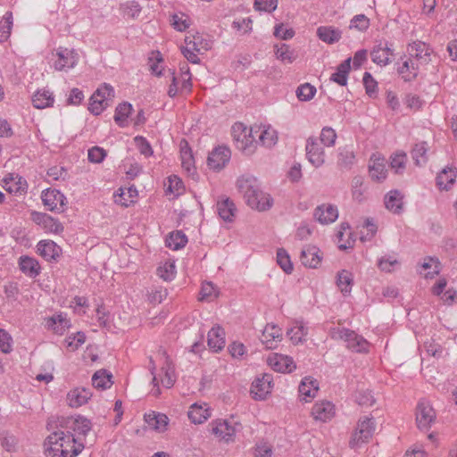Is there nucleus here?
Instances as JSON below:
<instances>
[{"instance_id":"f257e3e1","label":"nucleus","mask_w":457,"mask_h":457,"mask_svg":"<svg viewBox=\"0 0 457 457\" xmlns=\"http://www.w3.org/2000/svg\"><path fill=\"white\" fill-rule=\"evenodd\" d=\"M53 432L45 441V453L46 457H76L84 449L79 439L74 438L72 434L62 428V423L57 420L48 423Z\"/></svg>"},{"instance_id":"f03ea898","label":"nucleus","mask_w":457,"mask_h":457,"mask_svg":"<svg viewBox=\"0 0 457 457\" xmlns=\"http://www.w3.org/2000/svg\"><path fill=\"white\" fill-rule=\"evenodd\" d=\"M330 337L336 340L345 342L346 347L355 353H368L370 343L361 336L353 330L345 328H333Z\"/></svg>"},{"instance_id":"7ed1b4c3","label":"nucleus","mask_w":457,"mask_h":457,"mask_svg":"<svg viewBox=\"0 0 457 457\" xmlns=\"http://www.w3.org/2000/svg\"><path fill=\"white\" fill-rule=\"evenodd\" d=\"M58 420L62 423V428L72 434L74 438L79 439L81 444L85 446V437L91 430V422L89 420L78 416L62 417L59 418Z\"/></svg>"},{"instance_id":"20e7f679","label":"nucleus","mask_w":457,"mask_h":457,"mask_svg":"<svg viewBox=\"0 0 457 457\" xmlns=\"http://www.w3.org/2000/svg\"><path fill=\"white\" fill-rule=\"evenodd\" d=\"M375 423L372 417H363L358 421L357 428L353 432L349 445L351 448H358L367 443L373 436Z\"/></svg>"},{"instance_id":"39448f33","label":"nucleus","mask_w":457,"mask_h":457,"mask_svg":"<svg viewBox=\"0 0 457 457\" xmlns=\"http://www.w3.org/2000/svg\"><path fill=\"white\" fill-rule=\"evenodd\" d=\"M255 134L250 136V129L244 127L242 123L233 126V137L237 144V147L245 154H252L256 148L258 141L255 140Z\"/></svg>"},{"instance_id":"423d86ee","label":"nucleus","mask_w":457,"mask_h":457,"mask_svg":"<svg viewBox=\"0 0 457 457\" xmlns=\"http://www.w3.org/2000/svg\"><path fill=\"white\" fill-rule=\"evenodd\" d=\"M238 426L237 422L222 419L214 420L209 424L211 433L226 443L235 440Z\"/></svg>"},{"instance_id":"0eeeda50","label":"nucleus","mask_w":457,"mask_h":457,"mask_svg":"<svg viewBox=\"0 0 457 457\" xmlns=\"http://www.w3.org/2000/svg\"><path fill=\"white\" fill-rule=\"evenodd\" d=\"M244 199L252 209L261 212L269 210L273 204L272 197L261 190L259 182L245 195Z\"/></svg>"},{"instance_id":"6e6552de","label":"nucleus","mask_w":457,"mask_h":457,"mask_svg":"<svg viewBox=\"0 0 457 457\" xmlns=\"http://www.w3.org/2000/svg\"><path fill=\"white\" fill-rule=\"evenodd\" d=\"M436 420V411L430 403L420 400L417 406L416 422L420 430H428Z\"/></svg>"},{"instance_id":"1a4fd4ad","label":"nucleus","mask_w":457,"mask_h":457,"mask_svg":"<svg viewBox=\"0 0 457 457\" xmlns=\"http://www.w3.org/2000/svg\"><path fill=\"white\" fill-rule=\"evenodd\" d=\"M308 161L315 167H321L326 161V154L321 144L316 137H309L305 145Z\"/></svg>"},{"instance_id":"9d476101","label":"nucleus","mask_w":457,"mask_h":457,"mask_svg":"<svg viewBox=\"0 0 457 457\" xmlns=\"http://www.w3.org/2000/svg\"><path fill=\"white\" fill-rule=\"evenodd\" d=\"M258 136V143L267 148L274 146L278 142V132L270 124L254 125L250 128V135Z\"/></svg>"},{"instance_id":"9b49d317","label":"nucleus","mask_w":457,"mask_h":457,"mask_svg":"<svg viewBox=\"0 0 457 457\" xmlns=\"http://www.w3.org/2000/svg\"><path fill=\"white\" fill-rule=\"evenodd\" d=\"M44 205L52 212H63L66 197L62 193L56 189H46L41 195Z\"/></svg>"},{"instance_id":"f8f14e48","label":"nucleus","mask_w":457,"mask_h":457,"mask_svg":"<svg viewBox=\"0 0 457 457\" xmlns=\"http://www.w3.org/2000/svg\"><path fill=\"white\" fill-rule=\"evenodd\" d=\"M387 41H377L370 52L371 60L378 65L386 66L391 62L394 49Z\"/></svg>"},{"instance_id":"ddd939ff","label":"nucleus","mask_w":457,"mask_h":457,"mask_svg":"<svg viewBox=\"0 0 457 457\" xmlns=\"http://www.w3.org/2000/svg\"><path fill=\"white\" fill-rule=\"evenodd\" d=\"M58 59L54 62V69L64 71L73 68L79 60L78 54L73 49L59 47L56 50Z\"/></svg>"},{"instance_id":"4468645a","label":"nucleus","mask_w":457,"mask_h":457,"mask_svg":"<svg viewBox=\"0 0 457 457\" xmlns=\"http://www.w3.org/2000/svg\"><path fill=\"white\" fill-rule=\"evenodd\" d=\"M230 156L231 152L229 148L218 146L210 153L207 159L208 166L214 170H220L228 162Z\"/></svg>"},{"instance_id":"2eb2a0df","label":"nucleus","mask_w":457,"mask_h":457,"mask_svg":"<svg viewBox=\"0 0 457 457\" xmlns=\"http://www.w3.org/2000/svg\"><path fill=\"white\" fill-rule=\"evenodd\" d=\"M313 217L322 225L331 224L338 218V209L334 204H322L314 209Z\"/></svg>"},{"instance_id":"dca6fc26","label":"nucleus","mask_w":457,"mask_h":457,"mask_svg":"<svg viewBox=\"0 0 457 457\" xmlns=\"http://www.w3.org/2000/svg\"><path fill=\"white\" fill-rule=\"evenodd\" d=\"M267 361L278 372L290 373L296 368L293 358L287 355L273 353L268 357Z\"/></svg>"},{"instance_id":"f3484780","label":"nucleus","mask_w":457,"mask_h":457,"mask_svg":"<svg viewBox=\"0 0 457 457\" xmlns=\"http://www.w3.org/2000/svg\"><path fill=\"white\" fill-rule=\"evenodd\" d=\"M433 50L422 41H415L408 46V53L420 64H428L431 61Z\"/></svg>"},{"instance_id":"a211bd4d","label":"nucleus","mask_w":457,"mask_h":457,"mask_svg":"<svg viewBox=\"0 0 457 457\" xmlns=\"http://www.w3.org/2000/svg\"><path fill=\"white\" fill-rule=\"evenodd\" d=\"M272 376L270 374H263L261 378H256L252 383L251 394L256 400L264 399L271 390Z\"/></svg>"},{"instance_id":"6ab92c4d","label":"nucleus","mask_w":457,"mask_h":457,"mask_svg":"<svg viewBox=\"0 0 457 457\" xmlns=\"http://www.w3.org/2000/svg\"><path fill=\"white\" fill-rule=\"evenodd\" d=\"M386 164V162L384 157L376 154L370 157L369 173L373 181L381 182L386 179L387 174Z\"/></svg>"},{"instance_id":"aec40b11","label":"nucleus","mask_w":457,"mask_h":457,"mask_svg":"<svg viewBox=\"0 0 457 457\" xmlns=\"http://www.w3.org/2000/svg\"><path fill=\"white\" fill-rule=\"evenodd\" d=\"M282 338L281 328L275 324H267L264 328L261 341L267 349H274L277 346V343Z\"/></svg>"},{"instance_id":"412c9836","label":"nucleus","mask_w":457,"mask_h":457,"mask_svg":"<svg viewBox=\"0 0 457 457\" xmlns=\"http://www.w3.org/2000/svg\"><path fill=\"white\" fill-rule=\"evenodd\" d=\"M300 261L305 267L317 268L321 262L319 248L314 245L304 246L301 251Z\"/></svg>"},{"instance_id":"4be33fe9","label":"nucleus","mask_w":457,"mask_h":457,"mask_svg":"<svg viewBox=\"0 0 457 457\" xmlns=\"http://www.w3.org/2000/svg\"><path fill=\"white\" fill-rule=\"evenodd\" d=\"M386 208L395 213L400 214L403 211V195L399 190L389 191L384 198Z\"/></svg>"},{"instance_id":"5701e85b","label":"nucleus","mask_w":457,"mask_h":457,"mask_svg":"<svg viewBox=\"0 0 457 457\" xmlns=\"http://www.w3.org/2000/svg\"><path fill=\"white\" fill-rule=\"evenodd\" d=\"M312 414L315 420L326 422L335 414L334 405L328 401L316 403L312 407Z\"/></svg>"},{"instance_id":"b1692460","label":"nucleus","mask_w":457,"mask_h":457,"mask_svg":"<svg viewBox=\"0 0 457 457\" xmlns=\"http://www.w3.org/2000/svg\"><path fill=\"white\" fill-rule=\"evenodd\" d=\"M19 268L22 273L29 278H36L40 274L41 267L39 262L28 255H21L19 258Z\"/></svg>"},{"instance_id":"393cba45","label":"nucleus","mask_w":457,"mask_h":457,"mask_svg":"<svg viewBox=\"0 0 457 457\" xmlns=\"http://www.w3.org/2000/svg\"><path fill=\"white\" fill-rule=\"evenodd\" d=\"M37 248L39 255L46 261L56 260L61 253V248L51 240H41Z\"/></svg>"},{"instance_id":"a878e982","label":"nucleus","mask_w":457,"mask_h":457,"mask_svg":"<svg viewBox=\"0 0 457 457\" xmlns=\"http://www.w3.org/2000/svg\"><path fill=\"white\" fill-rule=\"evenodd\" d=\"M144 418L149 428L158 432H164L167 429L169 419L165 414L151 411L145 413Z\"/></svg>"},{"instance_id":"bb28decb","label":"nucleus","mask_w":457,"mask_h":457,"mask_svg":"<svg viewBox=\"0 0 457 457\" xmlns=\"http://www.w3.org/2000/svg\"><path fill=\"white\" fill-rule=\"evenodd\" d=\"M319 390L317 380L308 377L304 378L299 385V396L304 402H310L316 396Z\"/></svg>"},{"instance_id":"cd10ccee","label":"nucleus","mask_w":457,"mask_h":457,"mask_svg":"<svg viewBox=\"0 0 457 457\" xmlns=\"http://www.w3.org/2000/svg\"><path fill=\"white\" fill-rule=\"evenodd\" d=\"M92 396L89 389L77 387L71 390L67 395V401L71 407H79L85 404Z\"/></svg>"},{"instance_id":"c85d7f7f","label":"nucleus","mask_w":457,"mask_h":457,"mask_svg":"<svg viewBox=\"0 0 457 457\" xmlns=\"http://www.w3.org/2000/svg\"><path fill=\"white\" fill-rule=\"evenodd\" d=\"M236 211V206L229 198L221 197L217 201V212L224 221H232Z\"/></svg>"},{"instance_id":"c756f323","label":"nucleus","mask_w":457,"mask_h":457,"mask_svg":"<svg viewBox=\"0 0 457 457\" xmlns=\"http://www.w3.org/2000/svg\"><path fill=\"white\" fill-rule=\"evenodd\" d=\"M208 345L214 352L220 351L225 346V332L220 326L213 327L208 332Z\"/></svg>"},{"instance_id":"7c9ffc66","label":"nucleus","mask_w":457,"mask_h":457,"mask_svg":"<svg viewBox=\"0 0 457 457\" xmlns=\"http://www.w3.org/2000/svg\"><path fill=\"white\" fill-rule=\"evenodd\" d=\"M54 97L52 92L46 89L37 90L32 96L33 106L37 109H44L54 104Z\"/></svg>"},{"instance_id":"2f4dec72","label":"nucleus","mask_w":457,"mask_h":457,"mask_svg":"<svg viewBox=\"0 0 457 457\" xmlns=\"http://www.w3.org/2000/svg\"><path fill=\"white\" fill-rule=\"evenodd\" d=\"M46 325L58 335H63L66 328L71 326L70 320L67 319L66 314L63 313L54 315L48 318L46 320Z\"/></svg>"},{"instance_id":"473e14b6","label":"nucleus","mask_w":457,"mask_h":457,"mask_svg":"<svg viewBox=\"0 0 457 457\" xmlns=\"http://www.w3.org/2000/svg\"><path fill=\"white\" fill-rule=\"evenodd\" d=\"M188 418L195 424L204 422L210 416L211 412L206 404L204 406L194 403L188 411Z\"/></svg>"},{"instance_id":"72a5a7b5","label":"nucleus","mask_w":457,"mask_h":457,"mask_svg":"<svg viewBox=\"0 0 457 457\" xmlns=\"http://www.w3.org/2000/svg\"><path fill=\"white\" fill-rule=\"evenodd\" d=\"M307 333L308 328L301 320H295L294 325L287 331V335L295 345L303 342Z\"/></svg>"},{"instance_id":"f704fd0d","label":"nucleus","mask_w":457,"mask_h":457,"mask_svg":"<svg viewBox=\"0 0 457 457\" xmlns=\"http://www.w3.org/2000/svg\"><path fill=\"white\" fill-rule=\"evenodd\" d=\"M353 284V274L346 270H342L338 271L337 275V286L340 289L343 295L350 294L352 291V287Z\"/></svg>"},{"instance_id":"c9c22d12","label":"nucleus","mask_w":457,"mask_h":457,"mask_svg":"<svg viewBox=\"0 0 457 457\" xmlns=\"http://www.w3.org/2000/svg\"><path fill=\"white\" fill-rule=\"evenodd\" d=\"M350 62L351 58H347L341 62L337 66V71L331 75L330 79L340 86H345L347 84V76L351 69Z\"/></svg>"},{"instance_id":"e433bc0d","label":"nucleus","mask_w":457,"mask_h":457,"mask_svg":"<svg viewBox=\"0 0 457 457\" xmlns=\"http://www.w3.org/2000/svg\"><path fill=\"white\" fill-rule=\"evenodd\" d=\"M457 177V170L453 167L445 168L436 177V183L439 187L447 189L453 185Z\"/></svg>"},{"instance_id":"4c0bfd02","label":"nucleus","mask_w":457,"mask_h":457,"mask_svg":"<svg viewBox=\"0 0 457 457\" xmlns=\"http://www.w3.org/2000/svg\"><path fill=\"white\" fill-rule=\"evenodd\" d=\"M317 35L320 40L328 44H333L341 38V31L339 29L327 26L318 28Z\"/></svg>"},{"instance_id":"58836bf2","label":"nucleus","mask_w":457,"mask_h":457,"mask_svg":"<svg viewBox=\"0 0 457 457\" xmlns=\"http://www.w3.org/2000/svg\"><path fill=\"white\" fill-rule=\"evenodd\" d=\"M275 55L283 63H292L297 57L296 52L287 44L276 46Z\"/></svg>"},{"instance_id":"ea45409f","label":"nucleus","mask_w":457,"mask_h":457,"mask_svg":"<svg viewBox=\"0 0 457 457\" xmlns=\"http://www.w3.org/2000/svg\"><path fill=\"white\" fill-rule=\"evenodd\" d=\"M257 183L258 180L255 177L250 174H245L237 179L236 186L237 191L245 197Z\"/></svg>"},{"instance_id":"a19ab883","label":"nucleus","mask_w":457,"mask_h":457,"mask_svg":"<svg viewBox=\"0 0 457 457\" xmlns=\"http://www.w3.org/2000/svg\"><path fill=\"white\" fill-rule=\"evenodd\" d=\"M428 146L426 142L417 143L411 151V157L418 166H422L427 163Z\"/></svg>"},{"instance_id":"79ce46f5","label":"nucleus","mask_w":457,"mask_h":457,"mask_svg":"<svg viewBox=\"0 0 457 457\" xmlns=\"http://www.w3.org/2000/svg\"><path fill=\"white\" fill-rule=\"evenodd\" d=\"M354 162L355 155L350 147L345 146L343 148H339L337 165L340 168L349 170L354 164Z\"/></svg>"},{"instance_id":"37998d69","label":"nucleus","mask_w":457,"mask_h":457,"mask_svg":"<svg viewBox=\"0 0 457 457\" xmlns=\"http://www.w3.org/2000/svg\"><path fill=\"white\" fill-rule=\"evenodd\" d=\"M92 384L98 389L109 388L112 385V374L105 370H97L92 377Z\"/></svg>"},{"instance_id":"c03bdc74","label":"nucleus","mask_w":457,"mask_h":457,"mask_svg":"<svg viewBox=\"0 0 457 457\" xmlns=\"http://www.w3.org/2000/svg\"><path fill=\"white\" fill-rule=\"evenodd\" d=\"M133 107L129 103L120 104L115 110L114 120L120 127L127 125V119L131 113Z\"/></svg>"},{"instance_id":"a18cd8bd","label":"nucleus","mask_w":457,"mask_h":457,"mask_svg":"<svg viewBox=\"0 0 457 457\" xmlns=\"http://www.w3.org/2000/svg\"><path fill=\"white\" fill-rule=\"evenodd\" d=\"M180 156L182 167L187 172L193 171L195 169L194 157L192 154V151L186 141L180 143Z\"/></svg>"},{"instance_id":"49530a36","label":"nucleus","mask_w":457,"mask_h":457,"mask_svg":"<svg viewBox=\"0 0 457 457\" xmlns=\"http://www.w3.org/2000/svg\"><path fill=\"white\" fill-rule=\"evenodd\" d=\"M187 243V238L182 231H176L170 234L166 239V245L170 249L179 250Z\"/></svg>"},{"instance_id":"de8ad7c7","label":"nucleus","mask_w":457,"mask_h":457,"mask_svg":"<svg viewBox=\"0 0 457 457\" xmlns=\"http://www.w3.org/2000/svg\"><path fill=\"white\" fill-rule=\"evenodd\" d=\"M399 73L403 75V78L406 81H411L415 79L418 74V65L413 60L408 59L403 62V65L399 68Z\"/></svg>"},{"instance_id":"09e8293b","label":"nucleus","mask_w":457,"mask_h":457,"mask_svg":"<svg viewBox=\"0 0 457 457\" xmlns=\"http://www.w3.org/2000/svg\"><path fill=\"white\" fill-rule=\"evenodd\" d=\"M12 27V13L7 12L0 21V42L6 41L11 34Z\"/></svg>"},{"instance_id":"8fccbe9b","label":"nucleus","mask_w":457,"mask_h":457,"mask_svg":"<svg viewBox=\"0 0 457 457\" xmlns=\"http://www.w3.org/2000/svg\"><path fill=\"white\" fill-rule=\"evenodd\" d=\"M4 182L6 186H8L11 183H14L15 186H9L7 190L10 192H18V191H24L26 187V182L22 179L21 177L15 174H8L4 177Z\"/></svg>"},{"instance_id":"3c124183","label":"nucleus","mask_w":457,"mask_h":457,"mask_svg":"<svg viewBox=\"0 0 457 457\" xmlns=\"http://www.w3.org/2000/svg\"><path fill=\"white\" fill-rule=\"evenodd\" d=\"M316 87L309 83L300 85L296 91V96L300 101H310L316 94Z\"/></svg>"},{"instance_id":"603ef678","label":"nucleus","mask_w":457,"mask_h":457,"mask_svg":"<svg viewBox=\"0 0 457 457\" xmlns=\"http://www.w3.org/2000/svg\"><path fill=\"white\" fill-rule=\"evenodd\" d=\"M337 139L336 131L330 127H324L321 129L319 142L327 147H331L335 145Z\"/></svg>"},{"instance_id":"864d4df0","label":"nucleus","mask_w":457,"mask_h":457,"mask_svg":"<svg viewBox=\"0 0 457 457\" xmlns=\"http://www.w3.org/2000/svg\"><path fill=\"white\" fill-rule=\"evenodd\" d=\"M352 195L357 202H362L365 198L363 189V179L361 176H355L352 180Z\"/></svg>"},{"instance_id":"5fc2aeb1","label":"nucleus","mask_w":457,"mask_h":457,"mask_svg":"<svg viewBox=\"0 0 457 457\" xmlns=\"http://www.w3.org/2000/svg\"><path fill=\"white\" fill-rule=\"evenodd\" d=\"M407 155L405 153H397L391 156L390 166L395 173H402L405 169Z\"/></svg>"},{"instance_id":"6e6d98bb","label":"nucleus","mask_w":457,"mask_h":457,"mask_svg":"<svg viewBox=\"0 0 457 457\" xmlns=\"http://www.w3.org/2000/svg\"><path fill=\"white\" fill-rule=\"evenodd\" d=\"M277 262L280 268L287 274L293 270V265L288 253L284 249H278L277 252Z\"/></svg>"},{"instance_id":"4d7b16f0","label":"nucleus","mask_w":457,"mask_h":457,"mask_svg":"<svg viewBox=\"0 0 457 457\" xmlns=\"http://www.w3.org/2000/svg\"><path fill=\"white\" fill-rule=\"evenodd\" d=\"M121 10L123 12L124 16H127L131 19H136L141 12V6L136 1H130L123 4L121 5Z\"/></svg>"},{"instance_id":"13d9d810","label":"nucleus","mask_w":457,"mask_h":457,"mask_svg":"<svg viewBox=\"0 0 457 457\" xmlns=\"http://www.w3.org/2000/svg\"><path fill=\"white\" fill-rule=\"evenodd\" d=\"M157 275L165 281L172 280L175 276V265L166 262L157 269Z\"/></svg>"},{"instance_id":"bf43d9fd","label":"nucleus","mask_w":457,"mask_h":457,"mask_svg":"<svg viewBox=\"0 0 457 457\" xmlns=\"http://www.w3.org/2000/svg\"><path fill=\"white\" fill-rule=\"evenodd\" d=\"M378 265L382 271L391 272L399 265V262L394 256L386 255L378 260Z\"/></svg>"},{"instance_id":"052dcab7","label":"nucleus","mask_w":457,"mask_h":457,"mask_svg":"<svg viewBox=\"0 0 457 457\" xmlns=\"http://www.w3.org/2000/svg\"><path fill=\"white\" fill-rule=\"evenodd\" d=\"M202 301H212L217 297V290L215 286L211 282L203 283L200 292Z\"/></svg>"},{"instance_id":"680f3d73","label":"nucleus","mask_w":457,"mask_h":457,"mask_svg":"<svg viewBox=\"0 0 457 457\" xmlns=\"http://www.w3.org/2000/svg\"><path fill=\"white\" fill-rule=\"evenodd\" d=\"M252 23L253 21L250 18H244L234 21L232 22V28L240 35H245L252 30Z\"/></svg>"},{"instance_id":"e2e57ef3","label":"nucleus","mask_w":457,"mask_h":457,"mask_svg":"<svg viewBox=\"0 0 457 457\" xmlns=\"http://www.w3.org/2000/svg\"><path fill=\"white\" fill-rule=\"evenodd\" d=\"M46 230L53 233H60L63 230L62 225L50 215H46L41 225Z\"/></svg>"},{"instance_id":"0e129e2a","label":"nucleus","mask_w":457,"mask_h":457,"mask_svg":"<svg viewBox=\"0 0 457 457\" xmlns=\"http://www.w3.org/2000/svg\"><path fill=\"white\" fill-rule=\"evenodd\" d=\"M109 103H104L103 98H96V95L90 98L88 110L95 115L100 114L107 106Z\"/></svg>"},{"instance_id":"69168bd1","label":"nucleus","mask_w":457,"mask_h":457,"mask_svg":"<svg viewBox=\"0 0 457 457\" xmlns=\"http://www.w3.org/2000/svg\"><path fill=\"white\" fill-rule=\"evenodd\" d=\"M94 95H96V98H103L104 103H108L114 97V89L112 86L104 84L96 89Z\"/></svg>"},{"instance_id":"338daca9","label":"nucleus","mask_w":457,"mask_h":457,"mask_svg":"<svg viewBox=\"0 0 457 457\" xmlns=\"http://www.w3.org/2000/svg\"><path fill=\"white\" fill-rule=\"evenodd\" d=\"M86 341V336L82 332H78L75 335H71L66 337L65 343L68 347H71L73 351L77 350Z\"/></svg>"},{"instance_id":"774afa93","label":"nucleus","mask_w":457,"mask_h":457,"mask_svg":"<svg viewBox=\"0 0 457 457\" xmlns=\"http://www.w3.org/2000/svg\"><path fill=\"white\" fill-rule=\"evenodd\" d=\"M363 228L367 229V233L361 231V240L363 242L370 241L377 233V226L372 219L368 218L364 221Z\"/></svg>"}]
</instances>
